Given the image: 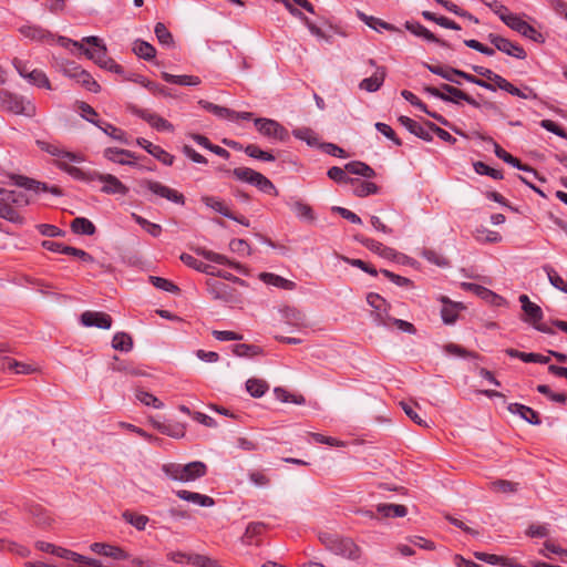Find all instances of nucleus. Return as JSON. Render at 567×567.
Masks as SVG:
<instances>
[{
    "instance_id": "obj_58",
    "label": "nucleus",
    "mask_w": 567,
    "mask_h": 567,
    "mask_svg": "<svg viewBox=\"0 0 567 567\" xmlns=\"http://www.w3.org/2000/svg\"><path fill=\"white\" fill-rule=\"evenodd\" d=\"M155 35L159 43L165 45H173L174 39L172 33L168 31L166 25L162 22H157L154 29Z\"/></svg>"
},
{
    "instance_id": "obj_39",
    "label": "nucleus",
    "mask_w": 567,
    "mask_h": 567,
    "mask_svg": "<svg viewBox=\"0 0 567 567\" xmlns=\"http://www.w3.org/2000/svg\"><path fill=\"white\" fill-rule=\"evenodd\" d=\"M200 200L207 207L214 209L215 212L221 214L225 217H233L231 210L225 205V203L215 196H202Z\"/></svg>"
},
{
    "instance_id": "obj_26",
    "label": "nucleus",
    "mask_w": 567,
    "mask_h": 567,
    "mask_svg": "<svg viewBox=\"0 0 567 567\" xmlns=\"http://www.w3.org/2000/svg\"><path fill=\"white\" fill-rule=\"evenodd\" d=\"M491 82H493L492 84L495 86V90L496 89L504 90L514 96H518L522 99H534V100L538 99V95L535 91H530V93H532L530 95H525L524 91L514 86L511 82H508L506 79H504L503 76H501L496 73L492 78Z\"/></svg>"
},
{
    "instance_id": "obj_33",
    "label": "nucleus",
    "mask_w": 567,
    "mask_h": 567,
    "mask_svg": "<svg viewBox=\"0 0 567 567\" xmlns=\"http://www.w3.org/2000/svg\"><path fill=\"white\" fill-rule=\"evenodd\" d=\"M179 258L186 266H188L197 271L204 272L206 275H215L214 266L205 264V262L196 259L195 257H193L189 254L184 252L181 255Z\"/></svg>"
},
{
    "instance_id": "obj_63",
    "label": "nucleus",
    "mask_w": 567,
    "mask_h": 567,
    "mask_svg": "<svg viewBox=\"0 0 567 567\" xmlns=\"http://www.w3.org/2000/svg\"><path fill=\"white\" fill-rule=\"evenodd\" d=\"M474 169L480 175H487L494 179H503V173L498 169L492 168L483 162H475Z\"/></svg>"
},
{
    "instance_id": "obj_64",
    "label": "nucleus",
    "mask_w": 567,
    "mask_h": 567,
    "mask_svg": "<svg viewBox=\"0 0 567 567\" xmlns=\"http://www.w3.org/2000/svg\"><path fill=\"white\" fill-rule=\"evenodd\" d=\"M136 399L141 401L143 404L147 406H153L155 409H162L164 405L155 395L143 390L136 391Z\"/></svg>"
},
{
    "instance_id": "obj_46",
    "label": "nucleus",
    "mask_w": 567,
    "mask_h": 567,
    "mask_svg": "<svg viewBox=\"0 0 567 567\" xmlns=\"http://www.w3.org/2000/svg\"><path fill=\"white\" fill-rule=\"evenodd\" d=\"M112 347L115 350L128 352L133 348V339L126 332H117L113 337Z\"/></svg>"
},
{
    "instance_id": "obj_62",
    "label": "nucleus",
    "mask_w": 567,
    "mask_h": 567,
    "mask_svg": "<svg viewBox=\"0 0 567 567\" xmlns=\"http://www.w3.org/2000/svg\"><path fill=\"white\" fill-rule=\"evenodd\" d=\"M422 257L425 258L429 262L436 265L439 267L449 266V260L433 249H423L421 252Z\"/></svg>"
},
{
    "instance_id": "obj_4",
    "label": "nucleus",
    "mask_w": 567,
    "mask_h": 567,
    "mask_svg": "<svg viewBox=\"0 0 567 567\" xmlns=\"http://www.w3.org/2000/svg\"><path fill=\"white\" fill-rule=\"evenodd\" d=\"M140 186L161 198H165L178 205H185V196L182 193L162 184L161 182L154 179H142L140 181Z\"/></svg>"
},
{
    "instance_id": "obj_40",
    "label": "nucleus",
    "mask_w": 567,
    "mask_h": 567,
    "mask_svg": "<svg viewBox=\"0 0 567 567\" xmlns=\"http://www.w3.org/2000/svg\"><path fill=\"white\" fill-rule=\"evenodd\" d=\"M425 66L433 74H436L452 83L461 84V82L457 79H455V76L457 75L458 69H454L452 66H442V65H432V64H425Z\"/></svg>"
},
{
    "instance_id": "obj_50",
    "label": "nucleus",
    "mask_w": 567,
    "mask_h": 567,
    "mask_svg": "<svg viewBox=\"0 0 567 567\" xmlns=\"http://www.w3.org/2000/svg\"><path fill=\"white\" fill-rule=\"evenodd\" d=\"M0 218H4L12 223H22L23 218L20 214L11 206L3 196L0 199Z\"/></svg>"
},
{
    "instance_id": "obj_9",
    "label": "nucleus",
    "mask_w": 567,
    "mask_h": 567,
    "mask_svg": "<svg viewBox=\"0 0 567 567\" xmlns=\"http://www.w3.org/2000/svg\"><path fill=\"white\" fill-rule=\"evenodd\" d=\"M504 23L512 30L518 32L519 34L527 39L533 40L534 42L543 43L545 41L540 32H538L533 25H530L528 22H526L516 14H513V17H507V19H504Z\"/></svg>"
},
{
    "instance_id": "obj_36",
    "label": "nucleus",
    "mask_w": 567,
    "mask_h": 567,
    "mask_svg": "<svg viewBox=\"0 0 567 567\" xmlns=\"http://www.w3.org/2000/svg\"><path fill=\"white\" fill-rule=\"evenodd\" d=\"M162 79L168 83L195 86L200 84V79L195 75H174L167 72H162Z\"/></svg>"
},
{
    "instance_id": "obj_19",
    "label": "nucleus",
    "mask_w": 567,
    "mask_h": 567,
    "mask_svg": "<svg viewBox=\"0 0 567 567\" xmlns=\"http://www.w3.org/2000/svg\"><path fill=\"white\" fill-rule=\"evenodd\" d=\"M333 553L351 560H358L361 557L362 550L353 539L340 537Z\"/></svg>"
},
{
    "instance_id": "obj_37",
    "label": "nucleus",
    "mask_w": 567,
    "mask_h": 567,
    "mask_svg": "<svg viewBox=\"0 0 567 567\" xmlns=\"http://www.w3.org/2000/svg\"><path fill=\"white\" fill-rule=\"evenodd\" d=\"M346 171L349 174L360 175L365 178H373L375 176L374 169L368 164L359 161L350 162L346 165Z\"/></svg>"
},
{
    "instance_id": "obj_8",
    "label": "nucleus",
    "mask_w": 567,
    "mask_h": 567,
    "mask_svg": "<svg viewBox=\"0 0 567 567\" xmlns=\"http://www.w3.org/2000/svg\"><path fill=\"white\" fill-rule=\"evenodd\" d=\"M83 42L92 45V49L84 48V45L78 41L73 42L74 47H78L90 60H93L99 66L104 63L107 58V49L102 40L95 35L86 37L82 40Z\"/></svg>"
},
{
    "instance_id": "obj_35",
    "label": "nucleus",
    "mask_w": 567,
    "mask_h": 567,
    "mask_svg": "<svg viewBox=\"0 0 567 567\" xmlns=\"http://www.w3.org/2000/svg\"><path fill=\"white\" fill-rule=\"evenodd\" d=\"M291 208L297 215V217L307 220L309 223H313L316 220V214L312 209V207L305 203L303 200H295L291 203Z\"/></svg>"
},
{
    "instance_id": "obj_5",
    "label": "nucleus",
    "mask_w": 567,
    "mask_h": 567,
    "mask_svg": "<svg viewBox=\"0 0 567 567\" xmlns=\"http://www.w3.org/2000/svg\"><path fill=\"white\" fill-rule=\"evenodd\" d=\"M254 123L257 131L268 138L280 142H286L289 138L288 130L275 120L258 117L254 120Z\"/></svg>"
},
{
    "instance_id": "obj_38",
    "label": "nucleus",
    "mask_w": 567,
    "mask_h": 567,
    "mask_svg": "<svg viewBox=\"0 0 567 567\" xmlns=\"http://www.w3.org/2000/svg\"><path fill=\"white\" fill-rule=\"evenodd\" d=\"M358 17L360 18L361 21H363L368 27L374 29V30H378V27L386 30V31H390V32H399V28H396L395 25L391 24V23H388L379 18H374V17H371V16H367L365 13L363 12H360L358 11Z\"/></svg>"
},
{
    "instance_id": "obj_43",
    "label": "nucleus",
    "mask_w": 567,
    "mask_h": 567,
    "mask_svg": "<svg viewBox=\"0 0 567 567\" xmlns=\"http://www.w3.org/2000/svg\"><path fill=\"white\" fill-rule=\"evenodd\" d=\"M125 80L138 83L155 94H161L164 96L167 95L166 87L161 86L159 84L152 82L142 75L131 74L130 76H126Z\"/></svg>"
},
{
    "instance_id": "obj_16",
    "label": "nucleus",
    "mask_w": 567,
    "mask_h": 567,
    "mask_svg": "<svg viewBox=\"0 0 567 567\" xmlns=\"http://www.w3.org/2000/svg\"><path fill=\"white\" fill-rule=\"evenodd\" d=\"M132 111L135 115H137L138 117L146 121L152 127L156 128L157 131L172 132L174 130V126L172 123H169L167 120H165L164 117H162L155 113H151L147 110L137 109V107H133Z\"/></svg>"
},
{
    "instance_id": "obj_15",
    "label": "nucleus",
    "mask_w": 567,
    "mask_h": 567,
    "mask_svg": "<svg viewBox=\"0 0 567 567\" xmlns=\"http://www.w3.org/2000/svg\"><path fill=\"white\" fill-rule=\"evenodd\" d=\"M439 300L443 303L441 309L443 322L445 324H453L458 318V312L465 309L464 305L462 302L452 301L446 296H441Z\"/></svg>"
},
{
    "instance_id": "obj_27",
    "label": "nucleus",
    "mask_w": 567,
    "mask_h": 567,
    "mask_svg": "<svg viewBox=\"0 0 567 567\" xmlns=\"http://www.w3.org/2000/svg\"><path fill=\"white\" fill-rule=\"evenodd\" d=\"M507 409L511 413L518 414L529 424L539 425L542 422L538 412L524 404L511 403Z\"/></svg>"
},
{
    "instance_id": "obj_61",
    "label": "nucleus",
    "mask_w": 567,
    "mask_h": 567,
    "mask_svg": "<svg viewBox=\"0 0 567 567\" xmlns=\"http://www.w3.org/2000/svg\"><path fill=\"white\" fill-rule=\"evenodd\" d=\"M265 528H266V525L260 522H254V523L248 524L246 532L244 534V537H243L244 542L247 544H251L252 538L261 535L264 533Z\"/></svg>"
},
{
    "instance_id": "obj_57",
    "label": "nucleus",
    "mask_w": 567,
    "mask_h": 567,
    "mask_svg": "<svg viewBox=\"0 0 567 567\" xmlns=\"http://www.w3.org/2000/svg\"><path fill=\"white\" fill-rule=\"evenodd\" d=\"M275 394H276V398L278 400H280L281 402H285V403L292 402V403H296V404H303L305 401H306L303 395H301V394H291V393H289L288 391H286L282 388H276L275 389Z\"/></svg>"
},
{
    "instance_id": "obj_3",
    "label": "nucleus",
    "mask_w": 567,
    "mask_h": 567,
    "mask_svg": "<svg viewBox=\"0 0 567 567\" xmlns=\"http://www.w3.org/2000/svg\"><path fill=\"white\" fill-rule=\"evenodd\" d=\"M0 107L14 114H23L25 116L35 115V106L31 102H24L23 97L0 90Z\"/></svg>"
},
{
    "instance_id": "obj_20",
    "label": "nucleus",
    "mask_w": 567,
    "mask_h": 567,
    "mask_svg": "<svg viewBox=\"0 0 567 567\" xmlns=\"http://www.w3.org/2000/svg\"><path fill=\"white\" fill-rule=\"evenodd\" d=\"M38 146L43 151L49 153L52 156H55L59 158H66L70 162H83L84 157L78 153L65 151L61 147H59L55 144H51L44 141H37Z\"/></svg>"
},
{
    "instance_id": "obj_7",
    "label": "nucleus",
    "mask_w": 567,
    "mask_h": 567,
    "mask_svg": "<svg viewBox=\"0 0 567 567\" xmlns=\"http://www.w3.org/2000/svg\"><path fill=\"white\" fill-rule=\"evenodd\" d=\"M207 290L214 299H218L227 303L240 302V295L238 291L224 281L216 279L207 280Z\"/></svg>"
},
{
    "instance_id": "obj_13",
    "label": "nucleus",
    "mask_w": 567,
    "mask_h": 567,
    "mask_svg": "<svg viewBox=\"0 0 567 567\" xmlns=\"http://www.w3.org/2000/svg\"><path fill=\"white\" fill-rule=\"evenodd\" d=\"M367 301L373 308L378 323L383 326L388 324V318L390 317V303H388L380 295L374 292H370L367 296Z\"/></svg>"
},
{
    "instance_id": "obj_12",
    "label": "nucleus",
    "mask_w": 567,
    "mask_h": 567,
    "mask_svg": "<svg viewBox=\"0 0 567 567\" xmlns=\"http://www.w3.org/2000/svg\"><path fill=\"white\" fill-rule=\"evenodd\" d=\"M484 141H488L494 146L495 155L503 159L505 163L511 164L512 166L523 171L525 173H530L533 177L538 178L537 172L527 164H523L517 157H514L512 154L506 152L504 148L499 146L492 137L483 138Z\"/></svg>"
},
{
    "instance_id": "obj_14",
    "label": "nucleus",
    "mask_w": 567,
    "mask_h": 567,
    "mask_svg": "<svg viewBox=\"0 0 567 567\" xmlns=\"http://www.w3.org/2000/svg\"><path fill=\"white\" fill-rule=\"evenodd\" d=\"M354 240L367 247L369 250L378 254L379 256L386 258V259H393L396 256V252L394 249L384 246L382 243L377 241L372 238H368L361 234L354 235Z\"/></svg>"
},
{
    "instance_id": "obj_52",
    "label": "nucleus",
    "mask_w": 567,
    "mask_h": 567,
    "mask_svg": "<svg viewBox=\"0 0 567 567\" xmlns=\"http://www.w3.org/2000/svg\"><path fill=\"white\" fill-rule=\"evenodd\" d=\"M474 556L478 560L485 561L491 565L514 566V564L512 563V559L503 557V556H497L494 554H486V553H482V551H475Z\"/></svg>"
},
{
    "instance_id": "obj_54",
    "label": "nucleus",
    "mask_w": 567,
    "mask_h": 567,
    "mask_svg": "<svg viewBox=\"0 0 567 567\" xmlns=\"http://www.w3.org/2000/svg\"><path fill=\"white\" fill-rule=\"evenodd\" d=\"M444 351L451 355H457L462 358H473L480 359V354L477 352L468 351L465 348L456 344V343H447L444 346Z\"/></svg>"
},
{
    "instance_id": "obj_30",
    "label": "nucleus",
    "mask_w": 567,
    "mask_h": 567,
    "mask_svg": "<svg viewBox=\"0 0 567 567\" xmlns=\"http://www.w3.org/2000/svg\"><path fill=\"white\" fill-rule=\"evenodd\" d=\"M386 75V71L384 66H378L375 72L367 79H363L360 82V89L368 92H375L383 84Z\"/></svg>"
},
{
    "instance_id": "obj_31",
    "label": "nucleus",
    "mask_w": 567,
    "mask_h": 567,
    "mask_svg": "<svg viewBox=\"0 0 567 567\" xmlns=\"http://www.w3.org/2000/svg\"><path fill=\"white\" fill-rule=\"evenodd\" d=\"M196 252L200 256H203L205 259L219 264V265H228L231 268H235L237 270H241L243 266L239 262L229 260L226 256L221 254H217L212 250H207L205 248H197Z\"/></svg>"
},
{
    "instance_id": "obj_21",
    "label": "nucleus",
    "mask_w": 567,
    "mask_h": 567,
    "mask_svg": "<svg viewBox=\"0 0 567 567\" xmlns=\"http://www.w3.org/2000/svg\"><path fill=\"white\" fill-rule=\"evenodd\" d=\"M404 27L414 35L423 38L426 41L437 43L439 45L445 48L451 47L446 41L437 38L434 33H432L430 30H427L424 25H422L419 22L406 21Z\"/></svg>"
},
{
    "instance_id": "obj_10",
    "label": "nucleus",
    "mask_w": 567,
    "mask_h": 567,
    "mask_svg": "<svg viewBox=\"0 0 567 567\" xmlns=\"http://www.w3.org/2000/svg\"><path fill=\"white\" fill-rule=\"evenodd\" d=\"M488 41L501 52L514 56L518 60H525L527 56L526 51L522 45L515 43L506 38L498 34L489 33Z\"/></svg>"
},
{
    "instance_id": "obj_17",
    "label": "nucleus",
    "mask_w": 567,
    "mask_h": 567,
    "mask_svg": "<svg viewBox=\"0 0 567 567\" xmlns=\"http://www.w3.org/2000/svg\"><path fill=\"white\" fill-rule=\"evenodd\" d=\"M81 322L85 327H96L100 329H110L112 318L110 315L100 311H85L81 315Z\"/></svg>"
},
{
    "instance_id": "obj_22",
    "label": "nucleus",
    "mask_w": 567,
    "mask_h": 567,
    "mask_svg": "<svg viewBox=\"0 0 567 567\" xmlns=\"http://www.w3.org/2000/svg\"><path fill=\"white\" fill-rule=\"evenodd\" d=\"M90 548L97 555L111 557L115 560H123L128 558V554L124 549L106 543H93Z\"/></svg>"
},
{
    "instance_id": "obj_59",
    "label": "nucleus",
    "mask_w": 567,
    "mask_h": 567,
    "mask_svg": "<svg viewBox=\"0 0 567 567\" xmlns=\"http://www.w3.org/2000/svg\"><path fill=\"white\" fill-rule=\"evenodd\" d=\"M292 134L295 137L305 141L310 146L317 145L319 142L317 134L310 128H297L293 130Z\"/></svg>"
},
{
    "instance_id": "obj_41",
    "label": "nucleus",
    "mask_w": 567,
    "mask_h": 567,
    "mask_svg": "<svg viewBox=\"0 0 567 567\" xmlns=\"http://www.w3.org/2000/svg\"><path fill=\"white\" fill-rule=\"evenodd\" d=\"M259 278L268 285H272L286 290H292L296 286L295 282L270 272H261Z\"/></svg>"
},
{
    "instance_id": "obj_32",
    "label": "nucleus",
    "mask_w": 567,
    "mask_h": 567,
    "mask_svg": "<svg viewBox=\"0 0 567 567\" xmlns=\"http://www.w3.org/2000/svg\"><path fill=\"white\" fill-rule=\"evenodd\" d=\"M349 183L353 185V194L358 197H365L371 194H377L379 187L375 183L361 181L358 178L349 179Z\"/></svg>"
},
{
    "instance_id": "obj_2",
    "label": "nucleus",
    "mask_w": 567,
    "mask_h": 567,
    "mask_svg": "<svg viewBox=\"0 0 567 567\" xmlns=\"http://www.w3.org/2000/svg\"><path fill=\"white\" fill-rule=\"evenodd\" d=\"M519 302L522 303V309L524 311V316L522 317L524 322L528 323L534 329L543 333H555L550 327L542 322L544 318L542 308L538 305L532 302L527 295H520Z\"/></svg>"
},
{
    "instance_id": "obj_60",
    "label": "nucleus",
    "mask_w": 567,
    "mask_h": 567,
    "mask_svg": "<svg viewBox=\"0 0 567 567\" xmlns=\"http://www.w3.org/2000/svg\"><path fill=\"white\" fill-rule=\"evenodd\" d=\"M254 186H256L262 193L278 196V189L276 188V186L269 178L264 176L261 173H259Z\"/></svg>"
},
{
    "instance_id": "obj_42",
    "label": "nucleus",
    "mask_w": 567,
    "mask_h": 567,
    "mask_svg": "<svg viewBox=\"0 0 567 567\" xmlns=\"http://www.w3.org/2000/svg\"><path fill=\"white\" fill-rule=\"evenodd\" d=\"M377 511L383 517H403L408 513V508L400 504H379Z\"/></svg>"
},
{
    "instance_id": "obj_18",
    "label": "nucleus",
    "mask_w": 567,
    "mask_h": 567,
    "mask_svg": "<svg viewBox=\"0 0 567 567\" xmlns=\"http://www.w3.org/2000/svg\"><path fill=\"white\" fill-rule=\"evenodd\" d=\"M136 143L143 147L148 154L154 156L157 161L162 162L164 165L172 166L174 163V156L166 152L158 145H155L147 141L146 138L140 137L136 140Z\"/></svg>"
},
{
    "instance_id": "obj_53",
    "label": "nucleus",
    "mask_w": 567,
    "mask_h": 567,
    "mask_svg": "<svg viewBox=\"0 0 567 567\" xmlns=\"http://www.w3.org/2000/svg\"><path fill=\"white\" fill-rule=\"evenodd\" d=\"M133 219L144 229L146 230L151 236L158 237L162 233V226L155 223H151L144 217L133 213L132 214Z\"/></svg>"
},
{
    "instance_id": "obj_56",
    "label": "nucleus",
    "mask_w": 567,
    "mask_h": 567,
    "mask_svg": "<svg viewBox=\"0 0 567 567\" xmlns=\"http://www.w3.org/2000/svg\"><path fill=\"white\" fill-rule=\"evenodd\" d=\"M245 153L249 157H252V158L262 159V161H267V162L275 161V156L271 153L260 150L255 144H248L245 147Z\"/></svg>"
},
{
    "instance_id": "obj_6",
    "label": "nucleus",
    "mask_w": 567,
    "mask_h": 567,
    "mask_svg": "<svg viewBox=\"0 0 567 567\" xmlns=\"http://www.w3.org/2000/svg\"><path fill=\"white\" fill-rule=\"evenodd\" d=\"M63 73L65 76L73 79L82 85L85 90L99 93L101 91V85L93 79V76L80 65L75 63H70L64 66Z\"/></svg>"
},
{
    "instance_id": "obj_11",
    "label": "nucleus",
    "mask_w": 567,
    "mask_h": 567,
    "mask_svg": "<svg viewBox=\"0 0 567 567\" xmlns=\"http://www.w3.org/2000/svg\"><path fill=\"white\" fill-rule=\"evenodd\" d=\"M95 181H99L104 184L101 188V192L105 194H118L125 196L130 190L126 185H124L116 176L112 174H101L96 172Z\"/></svg>"
},
{
    "instance_id": "obj_47",
    "label": "nucleus",
    "mask_w": 567,
    "mask_h": 567,
    "mask_svg": "<svg viewBox=\"0 0 567 567\" xmlns=\"http://www.w3.org/2000/svg\"><path fill=\"white\" fill-rule=\"evenodd\" d=\"M268 383L265 380L261 379H249L246 382V390L249 392V394L254 398H260L262 396L266 391L268 390Z\"/></svg>"
},
{
    "instance_id": "obj_51",
    "label": "nucleus",
    "mask_w": 567,
    "mask_h": 567,
    "mask_svg": "<svg viewBox=\"0 0 567 567\" xmlns=\"http://www.w3.org/2000/svg\"><path fill=\"white\" fill-rule=\"evenodd\" d=\"M122 516L126 523L134 526L137 530H144L146 524L150 520L146 515L137 514L130 511L124 512Z\"/></svg>"
},
{
    "instance_id": "obj_49",
    "label": "nucleus",
    "mask_w": 567,
    "mask_h": 567,
    "mask_svg": "<svg viewBox=\"0 0 567 567\" xmlns=\"http://www.w3.org/2000/svg\"><path fill=\"white\" fill-rule=\"evenodd\" d=\"M233 176L244 183L255 185L259 172L249 167H237L231 171Z\"/></svg>"
},
{
    "instance_id": "obj_23",
    "label": "nucleus",
    "mask_w": 567,
    "mask_h": 567,
    "mask_svg": "<svg viewBox=\"0 0 567 567\" xmlns=\"http://www.w3.org/2000/svg\"><path fill=\"white\" fill-rule=\"evenodd\" d=\"M18 31L20 34L31 41L44 42L52 39V33L37 24H23Z\"/></svg>"
},
{
    "instance_id": "obj_29",
    "label": "nucleus",
    "mask_w": 567,
    "mask_h": 567,
    "mask_svg": "<svg viewBox=\"0 0 567 567\" xmlns=\"http://www.w3.org/2000/svg\"><path fill=\"white\" fill-rule=\"evenodd\" d=\"M176 496L183 501L193 503L202 507H210L215 505V501L210 496L199 494L196 492H190L187 489L177 491Z\"/></svg>"
},
{
    "instance_id": "obj_24",
    "label": "nucleus",
    "mask_w": 567,
    "mask_h": 567,
    "mask_svg": "<svg viewBox=\"0 0 567 567\" xmlns=\"http://www.w3.org/2000/svg\"><path fill=\"white\" fill-rule=\"evenodd\" d=\"M104 157L111 162L130 166L135 165L134 159H136V156L133 152L117 147L106 148L104 151Z\"/></svg>"
},
{
    "instance_id": "obj_1",
    "label": "nucleus",
    "mask_w": 567,
    "mask_h": 567,
    "mask_svg": "<svg viewBox=\"0 0 567 567\" xmlns=\"http://www.w3.org/2000/svg\"><path fill=\"white\" fill-rule=\"evenodd\" d=\"M162 471L173 481L183 483L193 482L206 475L207 466L200 461H194L188 464L166 463Z\"/></svg>"
},
{
    "instance_id": "obj_34",
    "label": "nucleus",
    "mask_w": 567,
    "mask_h": 567,
    "mask_svg": "<svg viewBox=\"0 0 567 567\" xmlns=\"http://www.w3.org/2000/svg\"><path fill=\"white\" fill-rule=\"evenodd\" d=\"M71 230L78 235L92 236L95 234L96 228L91 220L84 217H76L71 221Z\"/></svg>"
},
{
    "instance_id": "obj_28",
    "label": "nucleus",
    "mask_w": 567,
    "mask_h": 567,
    "mask_svg": "<svg viewBox=\"0 0 567 567\" xmlns=\"http://www.w3.org/2000/svg\"><path fill=\"white\" fill-rule=\"evenodd\" d=\"M398 121L401 125H403L410 133L414 134L419 138L430 142L432 141L431 131L425 130L421 124L416 121L410 118L409 116L401 115Z\"/></svg>"
},
{
    "instance_id": "obj_55",
    "label": "nucleus",
    "mask_w": 567,
    "mask_h": 567,
    "mask_svg": "<svg viewBox=\"0 0 567 567\" xmlns=\"http://www.w3.org/2000/svg\"><path fill=\"white\" fill-rule=\"evenodd\" d=\"M28 80L30 83H32L39 87H45L49 90L51 89V83H50L48 76L41 70H37V69L31 70L30 74H28Z\"/></svg>"
},
{
    "instance_id": "obj_48",
    "label": "nucleus",
    "mask_w": 567,
    "mask_h": 567,
    "mask_svg": "<svg viewBox=\"0 0 567 567\" xmlns=\"http://www.w3.org/2000/svg\"><path fill=\"white\" fill-rule=\"evenodd\" d=\"M133 51L144 60H152L156 54V50L151 43L141 40L134 42Z\"/></svg>"
},
{
    "instance_id": "obj_44",
    "label": "nucleus",
    "mask_w": 567,
    "mask_h": 567,
    "mask_svg": "<svg viewBox=\"0 0 567 567\" xmlns=\"http://www.w3.org/2000/svg\"><path fill=\"white\" fill-rule=\"evenodd\" d=\"M519 484L507 480H496L489 483V489L494 493L513 494L518 491Z\"/></svg>"
},
{
    "instance_id": "obj_25",
    "label": "nucleus",
    "mask_w": 567,
    "mask_h": 567,
    "mask_svg": "<svg viewBox=\"0 0 567 567\" xmlns=\"http://www.w3.org/2000/svg\"><path fill=\"white\" fill-rule=\"evenodd\" d=\"M461 287H462V289H464L466 291L474 292L476 296H478L480 298H482L483 300H485L492 305L498 306L502 301V297H499L492 290H489L481 285L473 284V282H462Z\"/></svg>"
},
{
    "instance_id": "obj_45",
    "label": "nucleus",
    "mask_w": 567,
    "mask_h": 567,
    "mask_svg": "<svg viewBox=\"0 0 567 567\" xmlns=\"http://www.w3.org/2000/svg\"><path fill=\"white\" fill-rule=\"evenodd\" d=\"M0 194L3 196V199L7 200L11 206H24L29 203L27 195L21 190H9L1 188Z\"/></svg>"
}]
</instances>
